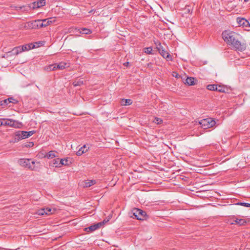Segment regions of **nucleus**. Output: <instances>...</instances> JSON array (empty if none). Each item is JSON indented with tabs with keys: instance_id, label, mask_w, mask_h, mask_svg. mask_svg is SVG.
Segmentation results:
<instances>
[{
	"instance_id": "obj_1",
	"label": "nucleus",
	"mask_w": 250,
	"mask_h": 250,
	"mask_svg": "<svg viewBox=\"0 0 250 250\" xmlns=\"http://www.w3.org/2000/svg\"><path fill=\"white\" fill-rule=\"evenodd\" d=\"M222 36L224 41L228 44L231 45L236 50L243 51L246 49V44L238 41V35L235 32L225 30L222 32Z\"/></svg>"
},
{
	"instance_id": "obj_2",
	"label": "nucleus",
	"mask_w": 250,
	"mask_h": 250,
	"mask_svg": "<svg viewBox=\"0 0 250 250\" xmlns=\"http://www.w3.org/2000/svg\"><path fill=\"white\" fill-rule=\"evenodd\" d=\"M23 27L25 29H36L42 27L41 20H37L27 22L24 23Z\"/></svg>"
},
{
	"instance_id": "obj_3",
	"label": "nucleus",
	"mask_w": 250,
	"mask_h": 250,
	"mask_svg": "<svg viewBox=\"0 0 250 250\" xmlns=\"http://www.w3.org/2000/svg\"><path fill=\"white\" fill-rule=\"evenodd\" d=\"M19 164L25 168H27L31 170L35 169V161H31L30 159L21 158L19 160Z\"/></svg>"
},
{
	"instance_id": "obj_4",
	"label": "nucleus",
	"mask_w": 250,
	"mask_h": 250,
	"mask_svg": "<svg viewBox=\"0 0 250 250\" xmlns=\"http://www.w3.org/2000/svg\"><path fill=\"white\" fill-rule=\"evenodd\" d=\"M199 124L202 128L206 129L214 126L216 122L212 118H208L201 120L199 121Z\"/></svg>"
},
{
	"instance_id": "obj_5",
	"label": "nucleus",
	"mask_w": 250,
	"mask_h": 250,
	"mask_svg": "<svg viewBox=\"0 0 250 250\" xmlns=\"http://www.w3.org/2000/svg\"><path fill=\"white\" fill-rule=\"evenodd\" d=\"M133 214L137 220H144L147 218L146 212L140 209L134 208L133 210Z\"/></svg>"
},
{
	"instance_id": "obj_6",
	"label": "nucleus",
	"mask_w": 250,
	"mask_h": 250,
	"mask_svg": "<svg viewBox=\"0 0 250 250\" xmlns=\"http://www.w3.org/2000/svg\"><path fill=\"white\" fill-rule=\"evenodd\" d=\"M56 211V208L47 207L41 208L37 211V214L39 215H49L54 214Z\"/></svg>"
},
{
	"instance_id": "obj_7",
	"label": "nucleus",
	"mask_w": 250,
	"mask_h": 250,
	"mask_svg": "<svg viewBox=\"0 0 250 250\" xmlns=\"http://www.w3.org/2000/svg\"><path fill=\"white\" fill-rule=\"evenodd\" d=\"M3 125H8L15 128H19L21 125V124L19 122L12 119H2Z\"/></svg>"
},
{
	"instance_id": "obj_8",
	"label": "nucleus",
	"mask_w": 250,
	"mask_h": 250,
	"mask_svg": "<svg viewBox=\"0 0 250 250\" xmlns=\"http://www.w3.org/2000/svg\"><path fill=\"white\" fill-rule=\"evenodd\" d=\"M45 0H40L31 3L29 5L28 7L32 9L39 8L45 5Z\"/></svg>"
},
{
	"instance_id": "obj_9",
	"label": "nucleus",
	"mask_w": 250,
	"mask_h": 250,
	"mask_svg": "<svg viewBox=\"0 0 250 250\" xmlns=\"http://www.w3.org/2000/svg\"><path fill=\"white\" fill-rule=\"evenodd\" d=\"M109 221V220H104L103 222L97 223L96 224H94L93 225H91L89 226L88 228H86L85 229L86 231H88L87 230L89 229L90 231H93L97 229L100 228L103 224H104L105 223Z\"/></svg>"
},
{
	"instance_id": "obj_10",
	"label": "nucleus",
	"mask_w": 250,
	"mask_h": 250,
	"mask_svg": "<svg viewBox=\"0 0 250 250\" xmlns=\"http://www.w3.org/2000/svg\"><path fill=\"white\" fill-rule=\"evenodd\" d=\"M237 22L240 26H243L247 28L250 27V23L244 18H237Z\"/></svg>"
},
{
	"instance_id": "obj_11",
	"label": "nucleus",
	"mask_w": 250,
	"mask_h": 250,
	"mask_svg": "<svg viewBox=\"0 0 250 250\" xmlns=\"http://www.w3.org/2000/svg\"><path fill=\"white\" fill-rule=\"evenodd\" d=\"M159 53L164 58L167 59V61L172 60L171 55L165 50V49L162 50V51L159 52Z\"/></svg>"
},
{
	"instance_id": "obj_12",
	"label": "nucleus",
	"mask_w": 250,
	"mask_h": 250,
	"mask_svg": "<svg viewBox=\"0 0 250 250\" xmlns=\"http://www.w3.org/2000/svg\"><path fill=\"white\" fill-rule=\"evenodd\" d=\"M35 133V131L33 130L31 131H21V134L22 135V138L25 139L26 138H28L31 136H32L33 134H34Z\"/></svg>"
},
{
	"instance_id": "obj_13",
	"label": "nucleus",
	"mask_w": 250,
	"mask_h": 250,
	"mask_svg": "<svg viewBox=\"0 0 250 250\" xmlns=\"http://www.w3.org/2000/svg\"><path fill=\"white\" fill-rule=\"evenodd\" d=\"M21 131H18L15 133V137L14 138V140L13 141V142H18L20 140L23 139L22 138V135H21Z\"/></svg>"
},
{
	"instance_id": "obj_14",
	"label": "nucleus",
	"mask_w": 250,
	"mask_h": 250,
	"mask_svg": "<svg viewBox=\"0 0 250 250\" xmlns=\"http://www.w3.org/2000/svg\"><path fill=\"white\" fill-rule=\"evenodd\" d=\"M184 83L188 85H193L195 84L194 82V78L192 77H188L184 81Z\"/></svg>"
},
{
	"instance_id": "obj_15",
	"label": "nucleus",
	"mask_w": 250,
	"mask_h": 250,
	"mask_svg": "<svg viewBox=\"0 0 250 250\" xmlns=\"http://www.w3.org/2000/svg\"><path fill=\"white\" fill-rule=\"evenodd\" d=\"M61 160L59 158H56L55 159H53L51 163L50 166L52 167H61V164H59V162H60Z\"/></svg>"
},
{
	"instance_id": "obj_16",
	"label": "nucleus",
	"mask_w": 250,
	"mask_h": 250,
	"mask_svg": "<svg viewBox=\"0 0 250 250\" xmlns=\"http://www.w3.org/2000/svg\"><path fill=\"white\" fill-rule=\"evenodd\" d=\"M55 64H56V69H61V70L65 68L66 67L68 66L67 63L66 62H61L58 64H57V63H55Z\"/></svg>"
},
{
	"instance_id": "obj_17",
	"label": "nucleus",
	"mask_w": 250,
	"mask_h": 250,
	"mask_svg": "<svg viewBox=\"0 0 250 250\" xmlns=\"http://www.w3.org/2000/svg\"><path fill=\"white\" fill-rule=\"evenodd\" d=\"M87 151V149L86 148V147L85 145H84L83 146L81 147L78 151L76 152V155L77 156H81L83 153H85Z\"/></svg>"
},
{
	"instance_id": "obj_18",
	"label": "nucleus",
	"mask_w": 250,
	"mask_h": 250,
	"mask_svg": "<svg viewBox=\"0 0 250 250\" xmlns=\"http://www.w3.org/2000/svg\"><path fill=\"white\" fill-rule=\"evenodd\" d=\"M96 183L95 180H87L85 181L84 187H90V186L94 185Z\"/></svg>"
},
{
	"instance_id": "obj_19",
	"label": "nucleus",
	"mask_w": 250,
	"mask_h": 250,
	"mask_svg": "<svg viewBox=\"0 0 250 250\" xmlns=\"http://www.w3.org/2000/svg\"><path fill=\"white\" fill-rule=\"evenodd\" d=\"M56 69V64H52L44 67V70L47 71H54Z\"/></svg>"
},
{
	"instance_id": "obj_20",
	"label": "nucleus",
	"mask_w": 250,
	"mask_h": 250,
	"mask_svg": "<svg viewBox=\"0 0 250 250\" xmlns=\"http://www.w3.org/2000/svg\"><path fill=\"white\" fill-rule=\"evenodd\" d=\"M56 152L55 151H50L46 154L45 157L48 159H52L56 157Z\"/></svg>"
},
{
	"instance_id": "obj_21",
	"label": "nucleus",
	"mask_w": 250,
	"mask_h": 250,
	"mask_svg": "<svg viewBox=\"0 0 250 250\" xmlns=\"http://www.w3.org/2000/svg\"><path fill=\"white\" fill-rule=\"evenodd\" d=\"M207 88L209 90L216 91L217 89V84H208L207 86Z\"/></svg>"
},
{
	"instance_id": "obj_22",
	"label": "nucleus",
	"mask_w": 250,
	"mask_h": 250,
	"mask_svg": "<svg viewBox=\"0 0 250 250\" xmlns=\"http://www.w3.org/2000/svg\"><path fill=\"white\" fill-rule=\"evenodd\" d=\"M13 53L16 55L21 53L23 51L21 50V46L15 47L12 50Z\"/></svg>"
},
{
	"instance_id": "obj_23",
	"label": "nucleus",
	"mask_w": 250,
	"mask_h": 250,
	"mask_svg": "<svg viewBox=\"0 0 250 250\" xmlns=\"http://www.w3.org/2000/svg\"><path fill=\"white\" fill-rule=\"evenodd\" d=\"M227 90V88L226 87L217 84V89L216 90L217 91L222 93H225L226 92Z\"/></svg>"
},
{
	"instance_id": "obj_24",
	"label": "nucleus",
	"mask_w": 250,
	"mask_h": 250,
	"mask_svg": "<svg viewBox=\"0 0 250 250\" xmlns=\"http://www.w3.org/2000/svg\"><path fill=\"white\" fill-rule=\"evenodd\" d=\"M60 162H59V164H61V167L64 165V166H67L69 165V160L68 158L66 159H60Z\"/></svg>"
},
{
	"instance_id": "obj_25",
	"label": "nucleus",
	"mask_w": 250,
	"mask_h": 250,
	"mask_svg": "<svg viewBox=\"0 0 250 250\" xmlns=\"http://www.w3.org/2000/svg\"><path fill=\"white\" fill-rule=\"evenodd\" d=\"M132 103V100L130 99H123L122 104L124 105H129Z\"/></svg>"
},
{
	"instance_id": "obj_26",
	"label": "nucleus",
	"mask_w": 250,
	"mask_h": 250,
	"mask_svg": "<svg viewBox=\"0 0 250 250\" xmlns=\"http://www.w3.org/2000/svg\"><path fill=\"white\" fill-rule=\"evenodd\" d=\"M80 33L84 34H90L92 33V32L89 29L83 28L81 29Z\"/></svg>"
},
{
	"instance_id": "obj_27",
	"label": "nucleus",
	"mask_w": 250,
	"mask_h": 250,
	"mask_svg": "<svg viewBox=\"0 0 250 250\" xmlns=\"http://www.w3.org/2000/svg\"><path fill=\"white\" fill-rule=\"evenodd\" d=\"M9 101V98L3 100H1V102L0 103V104H0V106L5 107V106L9 104H10Z\"/></svg>"
},
{
	"instance_id": "obj_28",
	"label": "nucleus",
	"mask_w": 250,
	"mask_h": 250,
	"mask_svg": "<svg viewBox=\"0 0 250 250\" xmlns=\"http://www.w3.org/2000/svg\"><path fill=\"white\" fill-rule=\"evenodd\" d=\"M83 84V81L81 80H76L73 83L74 86H81Z\"/></svg>"
},
{
	"instance_id": "obj_29",
	"label": "nucleus",
	"mask_w": 250,
	"mask_h": 250,
	"mask_svg": "<svg viewBox=\"0 0 250 250\" xmlns=\"http://www.w3.org/2000/svg\"><path fill=\"white\" fill-rule=\"evenodd\" d=\"M42 27H45L48 26L52 22L51 21H49L48 19H44L42 20Z\"/></svg>"
},
{
	"instance_id": "obj_30",
	"label": "nucleus",
	"mask_w": 250,
	"mask_h": 250,
	"mask_svg": "<svg viewBox=\"0 0 250 250\" xmlns=\"http://www.w3.org/2000/svg\"><path fill=\"white\" fill-rule=\"evenodd\" d=\"M235 222L241 226L244 225L245 223H246V221L242 219H236Z\"/></svg>"
},
{
	"instance_id": "obj_31",
	"label": "nucleus",
	"mask_w": 250,
	"mask_h": 250,
	"mask_svg": "<svg viewBox=\"0 0 250 250\" xmlns=\"http://www.w3.org/2000/svg\"><path fill=\"white\" fill-rule=\"evenodd\" d=\"M236 205H240V206H244V207H248V208H250V203H244V202H238V203H236Z\"/></svg>"
},
{
	"instance_id": "obj_32",
	"label": "nucleus",
	"mask_w": 250,
	"mask_h": 250,
	"mask_svg": "<svg viewBox=\"0 0 250 250\" xmlns=\"http://www.w3.org/2000/svg\"><path fill=\"white\" fill-rule=\"evenodd\" d=\"M33 146H34V143L33 142H28L26 143H24L23 145V146L26 147H31Z\"/></svg>"
},
{
	"instance_id": "obj_33",
	"label": "nucleus",
	"mask_w": 250,
	"mask_h": 250,
	"mask_svg": "<svg viewBox=\"0 0 250 250\" xmlns=\"http://www.w3.org/2000/svg\"><path fill=\"white\" fill-rule=\"evenodd\" d=\"M152 48L151 47H146L145 48V52L148 54L152 53Z\"/></svg>"
},
{
	"instance_id": "obj_34",
	"label": "nucleus",
	"mask_w": 250,
	"mask_h": 250,
	"mask_svg": "<svg viewBox=\"0 0 250 250\" xmlns=\"http://www.w3.org/2000/svg\"><path fill=\"white\" fill-rule=\"evenodd\" d=\"M9 100H10V101H9L10 103H13V104H16L18 103V100H17L12 97L9 98Z\"/></svg>"
},
{
	"instance_id": "obj_35",
	"label": "nucleus",
	"mask_w": 250,
	"mask_h": 250,
	"mask_svg": "<svg viewBox=\"0 0 250 250\" xmlns=\"http://www.w3.org/2000/svg\"><path fill=\"white\" fill-rule=\"evenodd\" d=\"M157 48L159 52H160L162 50H164L165 49L160 43L157 46Z\"/></svg>"
},
{
	"instance_id": "obj_36",
	"label": "nucleus",
	"mask_w": 250,
	"mask_h": 250,
	"mask_svg": "<svg viewBox=\"0 0 250 250\" xmlns=\"http://www.w3.org/2000/svg\"><path fill=\"white\" fill-rule=\"evenodd\" d=\"M155 122L157 124H160L163 122V120L160 118H155Z\"/></svg>"
},
{
	"instance_id": "obj_37",
	"label": "nucleus",
	"mask_w": 250,
	"mask_h": 250,
	"mask_svg": "<svg viewBox=\"0 0 250 250\" xmlns=\"http://www.w3.org/2000/svg\"><path fill=\"white\" fill-rule=\"evenodd\" d=\"M21 50L23 51H28L29 49H28V45L27 44H26V45H22L21 46Z\"/></svg>"
},
{
	"instance_id": "obj_38",
	"label": "nucleus",
	"mask_w": 250,
	"mask_h": 250,
	"mask_svg": "<svg viewBox=\"0 0 250 250\" xmlns=\"http://www.w3.org/2000/svg\"><path fill=\"white\" fill-rule=\"evenodd\" d=\"M27 45H28V48L29 50L31 49H33L35 47V45L32 43L28 44Z\"/></svg>"
},
{
	"instance_id": "obj_39",
	"label": "nucleus",
	"mask_w": 250,
	"mask_h": 250,
	"mask_svg": "<svg viewBox=\"0 0 250 250\" xmlns=\"http://www.w3.org/2000/svg\"><path fill=\"white\" fill-rule=\"evenodd\" d=\"M172 75L173 77H175L176 78H178L180 76L179 75L175 72H173Z\"/></svg>"
},
{
	"instance_id": "obj_40",
	"label": "nucleus",
	"mask_w": 250,
	"mask_h": 250,
	"mask_svg": "<svg viewBox=\"0 0 250 250\" xmlns=\"http://www.w3.org/2000/svg\"><path fill=\"white\" fill-rule=\"evenodd\" d=\"M129 64V62H125L124 63V65L125 66H127Z\"/></svg>"
},
{
	"instance_id": "obj_41",
	"label": "nucleus",
	"mask_w": 250,
	"mask_h": 250,
	"mask_svg": "<svg viewBox=\"0 0 250 250\" xmlns=\"http://www.w3.org/2000/svg\"><path fill=\"white\" fill-rule=\"evenodd\" d=\"M3 125V120L0 119V126Z\"/></svg>"
},
{
	"instance_id": "obj_42",
	"label": "nucleus",
	"mask_w": 250,
	"mask_h": 250,
	"mask_svg": "<svg viewBox=\"0 0 250 250\" xmlns=\"http://www.w3.org/2000/svg\"><path fill=\"white\" fill-rule=\"evenodd\" d=\"M249 0H244V1H245V2H247V1H248Z\"/></svg>"
},
{
	"instance_id": "obj_43",
	"label": "nucleus",
	"mask_w": 250,
	"mask_h": 250,
	"mask_svg": "<svg viewBox=\"0 0 250 250\" xmlns=\"http://www.w3.org/2000/svg\"><path fill=\"white\" fill-rule=\"evenodd\" d=\"M247 30L248 31H250V29H247Z\"/></svg>"
}]
</instances>
